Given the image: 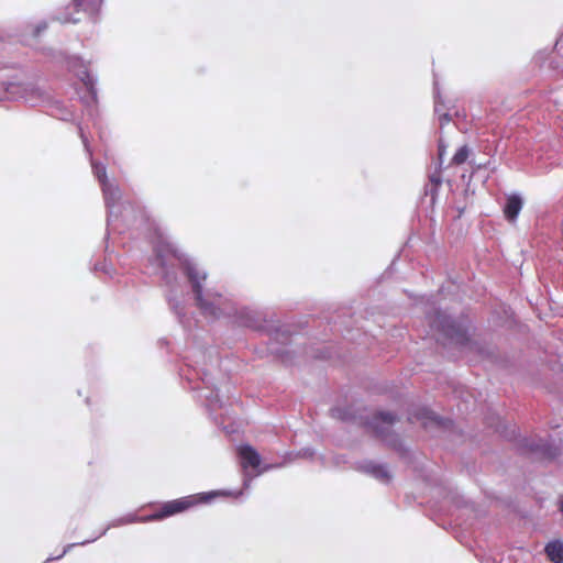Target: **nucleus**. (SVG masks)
I'll return each instance as SVG.
<instances>
[{
  "label": "nucleus",
  "mask_w": 563,
  "mask_h": 563,
  "mask_svg": "<svg viewBox=\"0 0 563 563\" xmlns=\"http://www.w3.org/2000/svg\"><path fill=\"white\" fill-rule=\"evenodd\" d=\"M153 227L154 258L152 264L162 271L165 297L169 308L179 322L185 323L188 288L175 272L169 269L177 261L183 275L187 279L196 307L208 320L228 319L232 324L257 330L261 328L262 316L249 307H241L228 292L207 287L208 273L196 258L181 252L166 230L157 224Z\"/></svg>",
  "instance_id": "obj_1"
},
{
  "label": "nucleus",
  "mask_w": 563,
  "mask_h": 563,
  "mask_svg": "<svg viewBox=\"0 0 563 563\" xmlns=\"http://www.w3.org/2000/svg\"><path fill=\"white\" fill-rule=\"evenodd\" d=\"M78 131L85 150L90 157L92 173L98 179L102 189L104 203L108 209V232L113 231L121 233L122 229L120 222H122L125 227H130L147 221L148 218L145 210L130 201H121V190L117 184L108 180L106 166L102 163H98L92 159V153L88 139L80 124H78Z\"/></svg>",
  "instance_id": "obj_2"
},
{
  "label": "nucleus",
  "mask_w": 563,
  "mask_h": 563,
  "mask_svg": "<svg viewBox=\"0 0 563 563\" xmlns=\"http://www.w3.org/2000/svg\"><path fill=\"white\" fill-rule=\"evenodd\" d=\"M219 495H228V496L230 495L231 496V495H233V493L227 492V490H221V492H210V493H202V494H198V495L186 496V497H183L179 499L167 501L162 505L159 510H157L148 516H144V517H139L137 515L132 514V512L126 514L122 517L113 519L104 529H102V531H100V533H98L93 538H91L89 540L81 541V542L67 544L59 555L49 556L45 563H47L49 561L62 559L68 551H70L73 548H75L77 545H86L88 543L96 541L100 537L104 536L110 528H117V527H121V526H125V525H130V523H134V522H148V521L161 520L166 517H169V516L179 514L184 510H187L198 504L209 503L211 499H213L216 496H219Z\"/></svg>",
  "instance_id": "obj_3"
},
{
  "label": "nucleus",
  "mask_w": 563,
  "mask_h": 563,
  "mask_svg": "<svg viewBox=\"0 0 563 563\" xmlns=\"http://www.w3.org/2000/svg\"><path fill=\"white\" fill-rule=\"evenodd\" d=\"M427 318L431 329L439 331L451 343L463 349H473L474 344L470 339L465 319L454 320L439 309L428 312Z\"/></svg>",
  "instance_id": "obj_4"
},
{
  "label": "nucleus",
  "mask_w": 563,
  "mask_h": 563,
  "mask_svg": "<svg viewBox=\"0 0 563 563\" xmlns=\"http://www.w3.org/2000/svg\"><path fill=\"white\" fill-rule=\"evenodd\" d=\"M3 99H23L32 107L42 106L51 101L48 92L34 84L5 82L0 80V101Z\"/></svg>",
  "instance_id": "obj_5"
},
{
  "label": "nucleus",
  "mask_w": 563,
  "mask_h": 563,
  "mask_svg": "<svg viewBox=\"0 0 563 563\" xmlns=\"http://www.w3.org/2000/svg\"><path fill=\"white\" fill-rule=\"evenodd\" d=\"M68 67L87 89L88 95L81 97L82 102L88 107L96 104L98 100L97 78L89 73L87 64L80 57L74 56L69 58Z\"/></svg>",
  "instance_id": "obj_6"
},
{
  "label": "nucleus",
  "mask_w": 563,
  "mask_h": 563,
  "mask_svg": "<svg viewBox=\"0 0 563 563\" xmlns=\"http://www.w3.org/2000/svg\"><path fill=\"white\" fill-rule=\"evenodd\" d=\"M197 376L203 387L195 386L194 388L199 389V397L205 399V405L210 413L214 412L219 408H222V401L218 394V389L213 384V377L209 369L206 367L197 369Z\"/></svg>",
  "instance_id": "obj_7"
},
{
  "label": "nucleus",
  "mask_w": 563,
  "mask_h": 563,
  "mask_svg": "<svg viewBox=\"0 0 563 563\" xmlns=\"http://www.w3.org/2000/svg\"><path fill=\"white\" fill-rule=\"evenodd\" d=\"M397 421L396 415L386 411H379L373 416L367 422L372 431L383 441L390 445H396V435L390 431L391 427Z\"/></svg>",
  "instance_id": "obj_8"
},
{
  "label": "nucleus",
  "mask_w": 563,
  "mask_h": 563,
  "mask_svg": "<svg viewBox=\"0 0 563 563\" xmlns=\"http://www.w3.org/2000/svg\"><path fill=\"white\" fill-rule=\"evenodd\" d=\"M521 449L531 453L540 454L548 459H554L560 453V446L543 439H527L521 441Z\"/></svg>",
  "instance_id": "obj_9"
},
{
  "label": "nucleus",
  "mask_w": 563,
  "mask_h": 563,
  "mask_svg": "<svg viewBox=\"0 0 563 563\" xmlns=\"http://www.w3.org/2000/svg\"><path fill=\"white\" fill-rule=\"evenodd\" d=\"M357 468L361 472L378 479L382 483H388L391 478L386 465L377 464L373 461L361 462Z\"/></svg>",
  "instance_id": "obj_10"
},
{
  "label": "nucleus",
  "mask_w": 563,
  "mask_h": 563,
  "mask_svg": "<svg viewBox=\"0 0 563 563\" xmlns=\"http://www.w3.org/2000/svg\"><path fill=\"white\" fill-rule=\"evenodd\" d=\"M238 454L244 470L247 467H258L261 464V455L250 444H242L238 448Z\"/></svg>",
  "instance_id": "obj_11"
},
{
  "label": "nucleus",
  "mask_w": 563,
  "mask_h": 563,
  "mask_svg": "<svg viewBox=\"0 0 563 563\" xmlns=\"http://www.w3.org/2000/svg\"><path fill=\"white\" fill-rule=\"evenodd\" d=\"M74 5L76 9V12L82 11L85 12L88 18L96 23L101 5L103 3V0H73Z\"/></svg>",
  "instance_id": "obj_12"
},
{
  "label": "nucleus",
  "mask_w": 563,
  "mask_h": 563,
  "mask_svg": "<svg viewBox=\"0 0 563 563\" xmlns=\"http://www.w3.org/2000/svg\"><path fill=\"white\" fill-rule=\"evenodd\" d=\"M522 209V199L518 195H512L507 198L504 212L509 221L517 219L520 210Z\"/></svg>",
  "instance_id": "obj_13"
},
{
  "label": "nucleus",
  "mask_w": 563,
  "mask_h": 563,
  "mask_svg": "<svg viewBox=\"0 0 563 563\" xmlns=\"http://www.w3.org/2000/svg\"><path fill=\"white\" fill-rule=\"evenodd\" d=\"M412 417L417 420H421L424 426H427L429 422H434L438 426L444 424V419L434 415L431 410L424 407L418 409Z\"/></svg>",
  "instance_id": "obj_14"
},
{
  "label": "nucleus",
  "mask_w": 563,
  "mask_h": 563,
  "mask_svg": "<svg viewBox=\"0 0 563 563\" xmlns=\"http://www.w3.org/2000/svg\"><path fill=\"white\" fill-rule=\"evenodd\" d=\"M545 552L553 563H563V543L561 541L548 543Z\"/></svg>",
  "instance_id": "obj_15"
},
{
  "label": "nucleus",
  "mask_w": 563,
  "mask_h": 563,
  "mask_svg": "<svg viewBox=\"0 0 563 563\" xmlns=\"http://www.w3.org/2000/svg\"><path fill=\"white\" fill-rule=\"evenodd\" d=\"M434 112L439 117V122L441 126L448 124L451 121L450 114L448 112H442L441 97L437 81H434Z\"/></svg>",
  "instance_id": "obj_16"
},
{
  "label": "nucleus",
  "mask_w": 563,
  "mask_h": 563,
  "mask_svg": "<svg viewBox=\"0 0 563 563\" xmlns=\"http://www.w3.org/2000/svg\"><path fill=\"white\" fill-rule=\"evenodd\" d=\"M470 148L467 145L461 146L452 157V164L461 165L466 162L470 155Z\"/></svg>",
  "instance_id": "obj_17"
},
{
  "label": "nucleus",
  "mask_w": 563,
  "mask_h": 563,
  "mask_svg": "<svg viewBox=\"0 0 563 563\" xmlns=\"http://www.w3.org/2000/svg\"><path fill=\"white\" fill-rule=\"evenodd\" d=\"M52 114L64 121L70 120L73 118V114L65 110L63 104L58 101L55 102Z\"/></svg>",
  "instance_id": "obj_18"
},
{
  "label": "nucleus",
  "mask_w": 563,
  "mask_h": 563,
  "mask_svg": "<svg viewBox=\"0 0 563 563\" xmlns=\"http://www.w3.org/2000/svg\"><path fill=\"white\" fill-rule=\"evenodd\" d=\"M331 415H332V417L339 418V419H342V420H346L349 418L346 410L345 409H341V408L332 409L331 410Z\"/></svg>",
  "instance_id": "obj_19"
},
{
  "label": "nucleus",
  "mask_w": 563,
  "mask_h": 563,
  "mask_svg": "<svg viewBox=\"0 0 563 563\" xmlns=\"http://www.w3.org/2000/svg\"><path fill=\"white\" fill-rule=\"evenodd\" d=\"M548 53L545 52H539L536 56H534V60L537 64H540L541 67H543V64L544 62L548 59Z\"/></svg>",
  "instance_id": "obj_20"
},
{
  "label": "nucleus",
  "mask_w": 563,
  "mask_h": 563,
  "mask_svg": "<svg viewBox=\"0 0 563 563\" xmlns=\"http://www.w3.org/2000/svg\"><path fill=\"white\" fill-rule=\"evenodd\" d=\"M95 271H101L103 272L104 274H108L110 275L111 272H112V266L111 265H108L107 263H102L100 265H96L95 266Z\"/></svg>",
  "instance_id": "obj_21"
},
{
  "label": "nucleus",
  "mask_w": 563,
  "mask_h": 563,
  "mask_svg": "<svg viewBox=\"0 0 563 563\" xmlns=\"http://www.w3.org/2000/svg\"><path fill=\"white\" fill-rule=\"evenodd\" d=\"M58 20L62 23H78L80 21V19L70 15L59 16Z\"/></svg>",
  "instance_id": "obj_22"
},
{
  "label": "nucleus",
  "mask_w": 563,
  "mask_h": 563,
  "mask_svg": "<svg viewBox=\"0 0 563 563\" xmlns=\"http://www.w3.org/2000/svg\"><path fill=\"white\" fill-rule=\"evenodd\" d=\"M47 29V23L45 21H42L40 22L35 29H34V35L37 36L40 35L42 32H44L45 30Z\"/></svg>",
  "instance_id": "obj_23"
},
{
  "label": "nucleus",
  "mask_w": 563,
  "mask_h": 563,
  "mask_svg": "<svg viewBox=\"0 0 563 563\" xmlns=\"http://www.w3.org/2000/svg\"><path fill=\"white\" fill-rule=\"evenodd\" d=\"M444 154H445V145L440 141L439 142V157H440V159H442Z\"/></svg>",
  "instance_id": "obj_24"
},
{
  "label": "nucleus",
  "mask_w": 563,
  "mask_h": 563,
  "mask_svg": "<svg viewBox=\"0 0 563 563\" xmlns=\"http://www.w3.org/2000/svg\"><path fill=\"white\" fill-rule=\"evenodd\" d=\"M251 482H252V478L250 476L245 475L244 479H243L244 488H249L251 486Z\"/></svg>",
  "instance_id": "obj_25"
},
{
  "label": "nucleus",
  "mask_w": 563,
  "mask_h": 563,
  "mask_svg": "<svg viewBox=\"0 0 563 563\" xmlns=\"http://www.w3.org/2000/svg\"><path fill=\"white\" fill-rule=\"evenodd\" d=\"M430 180H431L432 183H434L435 185H440V184H441V178H440V176H439V175H432V176L430 177Z\"/></svg>",
  "instance_id": "obj_26"
},
{
  "label": "nucleus",
  "mask_w": 563,
  "mask_h": 563,
  "mask_svg": "<svg viewBox=\"0 0 563 563\" xmlns=\"http://www.w3.org/2000/svg\"><path fill=\"white\" fill-rule=\"evenodd\" d=\"M282 464H278V465H266L263 467L262 472H266V471H269L274 467H279Z\"/></svg>",
  "instance_id": "obj_27"
},
{
  "label": "nucleus",
  "mask_w": 563,
  "mask_h": 563,
  "mask_svg": "<svg viewBox=\"0 0 563 563\" xmlns=\"http://www.w3.org/2000/svg\"><path fill=\"white\" fill-rule=\"evenodd\" d=\"M269 351H271L272 353H276V354H280V353H283V351H282V350H279V349H275V347H273V346H271V347H269Z\"/></svg>",
  "instance_id": "obj_28"
},
{
  "label": "nucleus",
  "mask_w": 563,
  "mask_h": 563,
  "mask_svg": "<svg viewBox=\"0 0 563 563\" xmlns=\"http://www.w3.org/2000/svg\"><path fill=\"white\" fill-rule=\"evenodd\" d=\"M279 335H282L283 338H285V340H287V339H288V335H286V333H285V332L279 333V332L277 331V332H276V336H279Z\"/></svg>",
  "instance_id": "obj_29"
},
{
  "label": "nucleus",
  "mask_w": 563,
  "mask_h": 563,
  "mask_svg": "<svg viewBox=\"0 0 563 563\" xmlns=\"http://www.w3.org/2000/svg\"><path fill=\"white\" fill-rule=\"evenodd\" d=\"M549 67H551V68H556L558 66H556V65H554V60H553V59H551V60L549 62Z\"/></svg>",
  "instance_id": "obj_30"
},
{
  "label": "nucleus",
  "mask_w": 563,
  "mask_h": 563,
  "mask_svg": "<svg viewBox=\"0 0 563 563\" xmlns=\"http://www.w3.org/2000/svg\"><path fill=\"white\" fill-rule=\"evenodd\" d=\"M560 510H561V512L563 514V497H562V498H561V500H560Z\"/></svg>",
  "instance_id": "obj_31"
},
{
  "label": "nucleus",
  "mask_w": 563,
  "mask_h": 563,
  "mask_svg": "<svg viewBox=\"0 0 563 563\" xmlns=\"http://www.w3.org/2000/svg\"><path fill=\"white\" fill-rule=\"evenodd\" d=\"M308 454H309V455H312V452H309L308 450H305L303 455H308Z\"/></svg>",
  "instance_id": "obj_32"
},
{
  "label": "nucleus",
  "mask_w": 563,
  "mask_h": 563,
  "mask_svg": "<svg viewBox=\"0 0 563 563\" xmlns=\"http://www.w3.org/2000/svg\"><path fill=\"white\" fill-rule=\"evenodd\" d=\"M241 495H242V490H240L239 493L234 494L235 497L241 496Z\"/></svg>",
  "instance_id": "obj_33"
},
{
  "label": "nucleus",
  "mask_w": 563,
  "mask_h": 563,
  "mask_svg": "<svg viewBox=\"0 0 563 563\" xmlns=\"http://www.w3.org/2000/svg\"><path fill=\"white\" fill-rule=\"evenodd\" d=\"M561 42H563V36L560 38Z\"/></svg>",
  "instance_id": "obj_34"
}]
</instances>
